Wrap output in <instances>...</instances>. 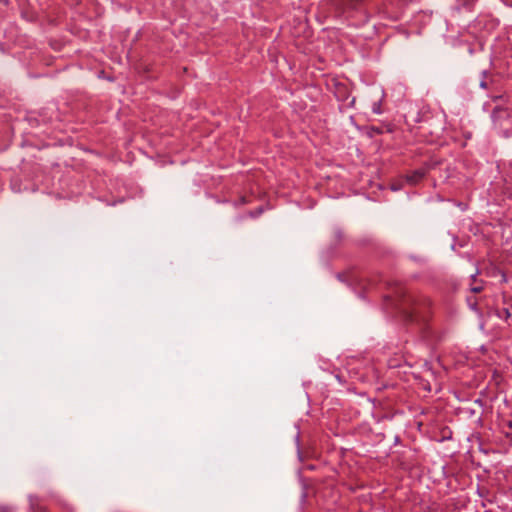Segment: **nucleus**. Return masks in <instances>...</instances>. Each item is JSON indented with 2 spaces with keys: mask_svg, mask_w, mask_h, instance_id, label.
Masks as SVG:
<instances>
[{
  "mask_svg": "<svg viewBox=\"0 0 512 512\" xmlns=\"http://www.w3.org/2000/svg\"><path fill=\"white\" fill-rule=\"evenodd\" d=\"M373 112L376 113V114H380L381 113L380 105L378 103H374V105H373Z\"/></svg>",
  "mask_w": 512,
  "mask_h": 512,
  "instance_id": "7ed1b4c3",
  "label": "nucleus"
},
{
  "mask_svg": "<svg viewBox=\"0 0 512 512\" xmlns=\"http://www.w3.org/2000/svg\"><path fill=\"white\" fill-rule=\"evenodd\" d=\"M504 315H507V317H508V316H510L509 311H508V310H505Z\"/></svg>",
  "mask_w": 512,
  "mask_h": 512,
  "instance_id": "423d86ee",
  "label": "nucleus"
},
{
  "mask_svg": "<svg viewBox=\"0 0 512 512\" xmlns=\"http://www.w3.org/2000/svg\"><path fill=\"white\" fill-rule=\"evenodd\" d=\"M425 175V171L422 169L416 170L411 174L407 175L406 179L410 184L418 183Z\"/></svg>",
  "mask_w": 512,
  "mask_h": 512,
  "instance_id": "f03ea898",
  "label": "nucleus"
},
{
  "mask_svg": "<svg viewBox=\"0 0 512 512\" xmlns=\"http://www.w3.org/2000/svg\"><path fill=\"white\" fill-rule=\"evenodd\" d=\"M492 118L495 123L503 132L505 137H509L512 132L506 127V122L510 118V112L506 109L496 108L492 113Z\"/></svg>",
  "mask_w": 512,
  "mask_h": 512,
  "instance_id": "f257e3e1",
  "label": "nucleus"
},
{
  "mask_svg": "<svg viewBox=\"0 0 512 512\" xmlns=\"http://www.w3.org/2000/svg\"><path fill=\"white\" fill-rule=\"evenodd\" d=\"M504 315H507V317H508V316H510L509 311H508V310H505Z\"/></svg>",
  "mask_w": 512,
  "mask_h": 512,
  "instance_id": "39448f33",
  "label": "nucleus"
},
{
  "mask_svg": "<svg viewBox=\"0 0 512 512\" xmlns=\"http://www.w3.org/2000/svg\"><path fill=\"white\" fill-rule=\"evenodd\" d=\"M481 290H482V286L481 285H475V286L471 287V291L474 292V293H478Z\"/></svg>",
  "mask_w": 512,
  "mask_h": 512,
  "instance_id": "20e7f679",
  "label": "nucleus"
}]
</instances>
